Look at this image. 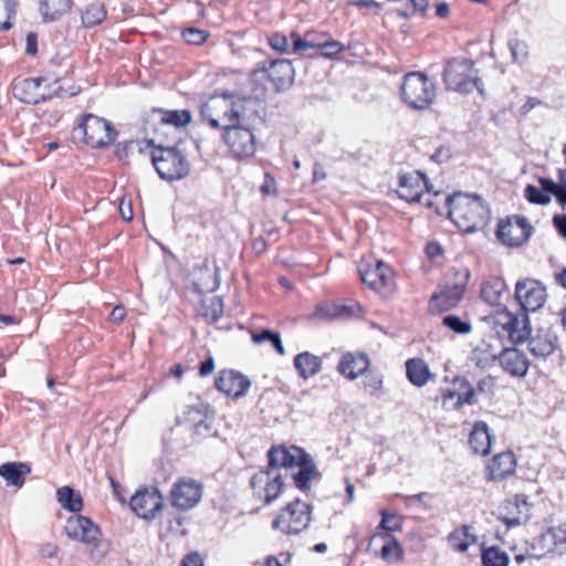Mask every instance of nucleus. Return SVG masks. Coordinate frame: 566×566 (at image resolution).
I'll return each instance as SVG.
<instances>
[{
  "label": "nucleus",
  "instance_id": "f257e3e1",
  "mask_svg": "<svg viewBox=\"0 0 566 566\" xmlns=\"http://www.w3.org/2000/svg\"><path fill=\"white\" fill-rule=\"evenodd\" d=\"M253 104L251 98H239L231 94L211 96L200 107V115L210 127L223 129L248 119V108Z\"/></svg>",
  "mask_w": 566,
  "mask_h": 566
},
{
  "label": "nucleus",
  "instance_id": "f03ea898",
  "mask_svg": "<svg viewBox=\"0 0 566 566\" xmlns=\"http://www.w3.org/2000/svg\"><path fill=\"white\" fill-rule=\"evenodd\" d=\"M448 214L463 232H473L483 228L489 220L490 210L478 195L455 193L446 199Z\"/></svg>",
  "mask_w": 566,
  "mask_h": 566
},
{
  "label": "nucleus",
  "instance_id": "7ed1b4c3",
  "mask_svg": "<svg viewBox=\"0 0 566 566\" xmlns=\"http://www.w3.org/2000/svg\"><path fill=\"white\" fill-rule=\"evenodd\" d=\"M443 82L446 88L460 94H469L474 88L483 94L481 78L474 70L472 60L463 57H454L447 62L443 73Z\"/></svg>",
  "mask_w": 566,
  "mask_h": 566
},
{
  "label": "nucleus",
  "instance_id": "20e7f679",
  "mask_svg": "<svg viewBox=\"0 0 566 566\" xmlns=\"http://www.w3.org/2000/svg\"><path fill=\"white\" fill-rule=\"evenodd\" d=\"M402 102L412 109L423 111L436 99L434 83L422 72H409L400 86Z\"/></svg>",
  "mask_w": 566,
  "mask_h": 566
},
{
  "label": "nucleus",
  "instance_id": "39448f33",
  "mask_svg": "<svg viewBox=\"0 0 566 566\" xmlns=\"http://www.w3.org/2000/svg\"><path fill=\"white\" fill-rule=\"evenodd\" d=\"M151 164L166 181L180 180L190 172V164L176 146H156L150 151Z\"/></svg>",
  "mask_w": 566,
  "mask_h": 566
},
{
  "label": "nucleus",
  "instance_id": "423d86ee",
  "mask_svg": "<svg viewBox=\"0 0 566 566\" xmlns=\"http://www.w3.org/2000/svg\"><path fill=\"white\" fill-rule=\"evenodd\" d=\"M312 520L311 506L300 499H295L283 507L273 520V530L286 535H297L305 531Z\"/></svg>",
  "mask_w": 566,
  "mask_h": 566
},
{
  "label": "nucleus",
  "instance_id": "0eeeda50",
  "mask_svg": "<svg viewBox=\"0 0 566 566\" xmlns=\"http://www.w3.org/2000/svg\"><path fill=\"white\" fill-rule=\"evenodd\" d=\"M76 129L83 134L85 144L92 148H104L117 136V132L108 120L90 113L83 116Z\"/></svg>",
  "mask_w": 566,
  "mask_h": 566
},
{
  "label": "nucleus",
  "instance_id": "6e6552de",
  "mask_svg": "<svg viewBox=\"0 0 566 566\" xmlns=\"http://www.w3.org/2000/svg\"><path fill=\"white\" fill-rule=\"evenodd\" d=\"M223 142L235 159H247L256 151V138L247 120L234 124L223 133Z\"/></svg>",
  "mask_w": 566,
  "mask_h": 566
},
{
  "label": "nucleus",
  "instance_id": "1a4fd4ad",
  "mask_svg": "<svg viewBox=\"0 0 566 566\" xmlns=\"http://www.w3.org/2000/svg\"><path fill=\"white\" fill-rule=\"evenodd\" d=\"M455 276H458L455 282H446L443 285H439L438 291L432 294L429 301V307L432 312L449 311L462 300L470 273L465 270L457 272Z\"/></svg>",
  "mask_w": 566,
  "mask_h": 566
},
{
  "label": "nucleus",
  "instance_id": "9d476101",
  "mask_svg": "<svg viewBox=\"0 0 566 566\" xmlns=\"http://www.w3.org/2000/svg\"><path fill=\"white\" fill-rule=\"evenodd\" d=\"M441 405L446 410H458L476 402V391L465 377L457 376L450 387L440 388Z\"/></svg>",
  "mask_w": 566,
  "mask_h": 566
},
{
  "label": "nucleus",
  "instance_id": "9b49d317",
  "mask_svg": "<svg viewBox=\"0 0 566 566\" xmlns=\"http://www.w3.org/2000/svg\"><path fill=\"white\" fill-rule=\"evenodd\" d=\"M44 77H29L18 80L12 85V94L19 101L25 104L36 105L50 99L52 96L64 97L65 93L61 87L53 90L52 93H45L41 90Z\"/></svg>",
  "mask_w": 566,
  "mask_h": 566
},
{
  "label": "nucleus",
  "instance_id": "f8f14e48",
  "mask_svg": "<svg viewBox=\"0 0 566 566\" xmlns=\"http://www.w3.org/2000/svg\"><path fill=\"white\" fill-rule=\"evenodd\" d=\"M547 298L545 286L537 280L525 279L515 285V300L521 311L535 312L544 306Z\"/></svg>",
  "mask_w": 566,
  "mask_h": 566
},
{
  "label": "nucleus",
  "instance_id": "ddd939ff",
  "mask_svg": "<svg viewBox=\"0 0 566 566\" xmlns=\"http://www.w3.org/2000/svg\"><path fill=\"white\" fill-rule=\"evenodd\" d=\"M250 484L254 496L263 500L265 504H270L274 501L281 493L283 486L281 474L271 468L254 473Z\"/></svg>",
  "mask_w": 566,
  "mask_h": 566
},
{
  "label": "nucleus",
  "instance_id": "4468645a",
  "mask_svg": "<svg viewBox=\"0 0 566 566\" xmlns=\"http://www.w3.org/2000/svg\"><path fill=\"white\" fill-rule=\"evenodd\" d=\"M531 231L532 226L526 218L514 216L499 223L496 237L505 245L518 247L528 239Z\"/></svg>",
  "mask_w": 566,
  "mask_h": 566
},
{
  "label": "nucleus",
  "instance_id": "2eb2a0df",
  "mask_svg": "<svg viewBox=\"0 0 566 566\" xmlns=\"http://www.w3.org/2000/svg\"><path fill=\"white\" fill-rule=\"evenodd\" d=\"M431 193L426 175L419 170L399 174L397 193L408 202H420L423 191Z\"/></svg>",
  "mask_w": 566,
  "mask_h": 566
},
{
  "label": "nucleus",
  "instance_id": "dca6fc26",
  "mask_svg": "<svg viewBox=\"0 0 566 566\" xmlns=\"http://www.w3.org/2000/svg\"><path fill=\"white\" fill-rule=\"evenodd\" d=\"M202 496V485L193 479H179L170 491L171 505L187 511L196 506Z\"/></svg>",
  "mask_w": 566,
  "mask_h": 566
},
{
  "label": "nucleus",
  "instance_id": "f3484780",
  "mask_svg": "<svg viewBox=\"0 0 566 566\" xmlns=\"http://www.w3.org/2000/svg\"><path fill=\"white\" fill-rule=\"evenodd\" d=\"M496 325L501 326L513 343H522L531 334L527 312L513 314L507 310L500 312L496 316Z\"/></svg>",
  "mask_w": 566,
  "mask_h": 566
},
{
  "label": "nucleus",
  "instance_id": "a211bd4d",
  "mask_svg": "<svg viewBox=\"0 0 566 566\" xmlns=\"http://www.w3.org/2000/svg\"><path fill=\"white\" fill-rule=\"evenodd\" d=\"M358 271L361 281L382 295H386L394 284L391 271L382 261L378 260L374 265L360 264Z\"/></svg>",
  "mask_w": 566,
  "mask_h": 566
},
{
  "label": "nucleus",
  "instance_id": "6ab92c4d",
  "mask_svg": "<svg viewBox=\"0 0 566 566\" xmlns=\"http://www.w3.org/2000/svg\"><path fill=\"white\" fill-rule=\"evenodd\" d=\"M312 36L311 32L305 34V39H302L300 34L292 32L291 38L293 40L292 52L300 53L307 49H316L317 54L324 57H334L344 51L345 45L336 40H333L328 34H322L323 38H326L322 42H315L310 39Z\"/></svg>",
  "mask_w": 566,
  "mask_h": 566
},
{
  "label": "nucleus",
  "instance_id": "aec40b11",
  "mask_svg": "<svg viewBox=\"0 0 566 566\" xmlns=\"http://www.w3.org/2000/svg\"><path fill=\"white\" fill-rule=\"evenodd\" d=\"M129 505L137 516L153 520L163 509V496L156 489L138 491L132 496Z\"/></svg>",
  "mask_w": 566,
  "mask_h": 566
},
{
  "label": "nucleus",
  "instance_id": "412c9836",
  "mask_svg": "<svg viewBox=\"0 0 566 566\" xmlns=\"http://www.w3.org/2000/svg\"><path fill=\"white\" fill-rule=\"evenodd\" d=\"M261 70L266 73V77L277 92L290 88L294 83L295 71L289 60L280 59L269 63L264 62Z\"/></svg>",
  "mask_w": 566,
  "mask_h": 566
},
{
  "label": "nucleus",
  "instance_id": "4be33fe9",
  "mask_svg": "<svg viewBox=\"0 0 566 566\" xmlns=\"http://www.w3.org/2000/svg\"><path fill=\"white\" fill-rule=\"evenodd\" d=\"M66 535L75 541L91 544L97 541L99 528L88 517L83 515L72 516L65 524Z\"/></svg>",
  "mask_w": 566,
  "mask_h": 566
},
{
  "label": "nucleus",
  "instance_id": "5701e85b",
  "mask_svg": "<svg viewBox=\"0 0 566 566\" xmlns=\"http://www.w3.org/2000/svg\"><path fill=\"white\" fill-rule=\"evenodd\" d=\"M218 390L234 398L242 397L251 386L250 380L239 371L222 370L214 380Z\"/></svg>",
  "mask_w": 566,
  "mask_h": 566
},
{
  "label": "nucleus",
  "instance_id": "b1692460",
  "mask_svg": "<svg viewBox=\"0 0 566 566\" xmlns=\"http://www.w3.org/2000/svg\"><path fill=\"white\" fill-rule=\"evenodd\" d=\"M502 369L513 377H524L527 374L530 361L525 354L517 348H505L499 355Z\"/></svg>",
  "mask_w": 566,
  "mask_h": 566
},
{
  "label": "nucleus",
  "instance_id": "393cba45",
  "mask_svg": "<svg viewBox=\"0 0 566 566\" xmlns=\"http://www.w3.org/2000/svg\"><path fill=\"white\" fill-rule=\"evenodd\" d=\"M301 453L306 452L297 447L290 449L284 446L272 447L268 452L269 467L275 471L280 468H293L301 460Z\"/></svg>",
  "mask_w": 566,
  "mask_h": 566
},
{
  "label": "nucleus",
  "instance_id": "a878e982",
  "mask_svg": "<svg viewBox=\"0 0 566 566\" xmlns=\"http://www.w3.org/2000/svg\"><path fill=\"white\" fill-rule=\"evenodd\" d=\"M369 365L370 361L366 354L346 353L342 356L337 369L344 377L354 380L359 375L364 374Z\"/></svg>",
  "mask_w": 566,
  "mask_h": 566
},
{
  "label": "nucleus",
  "instance_id": "bb28decb",
  "mask_svg": "<svg viewBox=\"0 0 566 566\" xmlns=\"http://www.w3.org/2000/svg\"><path fill=\"white\" fill-rule=\"evenodd\" d=\"M526 339L530 353L537 358L545 359L556 348L557 338L549 332L539 331L536 335L530 334Z\"/></svg>",
  "mask_w": 566,
  "mask_h": 566
},
{
  "label": "nucleus",
  "instance_id": "cd10ccee",
  "mask_svg": "<svg viewBox=\"0 0 566 566\" xmlns=\"http://www.w3.org/2000/svg\"><path fill=\"white\" fill-rule=\"evenodd\" d=\"M516 460L512 452H501L488 465L491 480L500 481L515 472Z\"/></svg>",
  "mask_w": 566,
  "mask_h": 566
},
{
  "label": "nucleus",
  "instance_id": "c85d7f7f",
  "mask_svg": "<svg viewBox=\"0 0 566 566\" xmlns=\"http://www.w3.org/2000/svg\"><path fill=\"white\" fill-rule=\"evenodd\" d=\"M447 542L452 551L465 553L478 542V536L472 526L462 524L448 534Z\"/></svg>",
  "mask_w": 566,
  "mask_h": 566
},
{
  "label": "nucleus",
  "instance_id": "c756f323",
  "mask_svg": "<svg viewBox=\"0 0 566 566\" xmlns=\"http://www.w3.org/2000/svg\"><path fill=\"white\" fill-rule=\"evenodd\" d=\"M378 541L382 543L378 554L387 563H396L403 558V548L392 534L376 533L371 537V542Z\"/></svg>",
  "mask_w": 566,
  "mask_h": 566
},
{
  "label": "nucleus",
  "instance_id": "7c9ffc66",
  "mask_svg": "<svg viewBox=\"0 0 566 566\" xmlns=\"http://www.w3.org/2000/svg\"><path fill=\"white\" fill-rule=\"evenodd\" d=\"M30 472V465L24 462H7L0 465V476L9 486L22 488Z\"/></svg>",
  "mask_w": 566,
  "mask_h": 566
},
{
  "label": "nucleus",
  "instance_id": "2f4dec72",
  "mask_svg": "<svg viewBox=\"0 0 566 566\" xmlns=\"http://www.w3.org/2000/svg\"><path fill=\"white\" fill-rule=\"evenodd\" d=\"M298 471L293 474L295 485L302 490H310V482L318 474L316 465L308 453H301V460L296 463Z\"/></svg>",
  "mask_w": 566,
  "mask_h": 566
},
{
  "label": "nucleus",
  "instance_id": "473e14b6",
  "mask_svg": "<svg viewBox=\"0 0 566 566\" xmlns=\"http://www.w3.org/2000/svg\"><path fill=\"white\" fill-rule=\"evenodd\" d=\"M469 444L475 454H489L491 450V436L485 422L478 421L474 423L470 433Z\"/></svg>",
  "mask_w": 566,
  "mask_h": 566
},
{
  "label": "nucleus",
  "instance_id": "72a5a7b5",
  "mask_svg": "<svg viewBox=\"0 0 566 566\" xmlns=\"http://www.w3.org/2000/svg\"><path fill=\"white\" fill-rule=\"evenodd\" d=\"M322 364L321 357L308 352L300 353L294 358V367L303 379H308L318 374Z\"/></svg>",
  "mask_w": 566,
  "mask_h": 566
},
{
  "label": "nucleus",
  "instance_id": "f704fd0d",
  "mask_svg": "<svg viewBox=\"0 0 566 566\" xmlns=\"http://www.w3.org/2000/svg\"><path fill=\"white\" fill-rule=\"evenodd\" d=\"M72 6V0H41L40 12L44 22H53L70 12Z\"/></svg>",
  "mask_w": 566,
  "mask_h": 566
},
{
  "label": "nucleus",
  "instance_id": "c9c22d12",
  "mask_svg": "<svg viewBox=\"0 0 566 566\" xmlns=\"http://www.w3.org/2000/svg\"><path fill=\"white\" fill-rule=\"evenodd\" d=\"M406 373L409 381L422 387L432 377L427 363L421 358H412L406 363Z\"/></svg>",
  "mask_w": 566,
  "mask_h": 566
},
{
  "label": "nucleus",
  "instance_id": "e433bc0d",
  "mask_svg": "<svg viewBox=\"0 0 566 566\" xmlns=\"http://www.w3.org/2000/svg\"><path fill=\"white\" fill-rule=\"evenodd\" d=\"M506 290L507 285L503 279L492 277L481 285V297L485 303L495 306L501 303V297Z\"/></svg>",
  "mask_w": 566,
  "mask_h": 566
},
{
  "label": "nucleus",
  "instance_id": "4c0bfd02",
  "mask_svg": "<svg viewBox=\"0 0 566 566\" xmlns=\"http://www.w3.org/2000/svg\"><path fill=\"white\" fill-rule=\"evenodd\" d=\"M56 500L64 509L73 513H77L83 509V499L80 492L71 486H62L56 491Z\"/></svg>",
  "mask_w": 566,
  "mask_h": 566
},
{
  "label": "nucleus",
  "instance_id": "58836bf2",
  "mask_svg": "<svg viewBox=\"0 0 566 566\" xmlns=\"http://www.w3.org/2000/svg\"><path fill=\"white\" fill-rule=\"evenodd\" d=\"M199 313L208 321L216 322L223 313V302L219 296H209L202 300Z\"/></svg>",
  "mask_w": 566,
  "mask_h": 566
},
{
  "label": "nucleus",
  "instance_id": "ea45409f",
  "mask_svg": "<svg viewBox=\"0 0 566 566\" xmlns=\"http://www.w3.org/2000/svg\"><path fill=\"white\" fill-rule=\"evenodd\" d=\"M544 538L547 544L552 545V549L558 554L566 552V525L551 527Z\"/></svg>",
  "mask_w": 566,
  "mask_h": 566
},
{
  "label": "nucleus",
  "instance_id": "a19ab883",
  "mask_svg": "<svg viewBox=\"0 0 566 566\" xmlns=\"http://www.w3.org/2000/svg\"><path fill=\"white\" fill-rule=\"evenodd\" d=\"M481 562L483 566H509V555L496 546H490L482 551Z\"/></svg>",
  "mask_w": 566,
  "mask_h": 566
},
{
  "label": "nucleus",
  "instance_id": "79ce46f5",
  "mask_svg": "<svg viewBox=\"0 0 566 566\" xmlns=\"http://www.w3.org/2000/svg\"><path fill=\"white\" fill-rule=\"evenodd\" d=\"M513 505L517 510V513H510L503 518L504 523L507 526H516L526 523L530 518V506L527 502L524 499L516 496Z\"/></svg>",
  "mask_w": 566,
  "mask_h": 566
},
{
  "label": "nucleus",
  "instance_id": "37998d69",
  "mask_svg": "<svg viewBox=\"0 0 566 566\" xmlns=\"http://www.w3.org/2000/svg\"><path fill=\"white\" fill-rule=\"evenodd\" d=\"M106 18V11L101 3H92L82 13V22L86 28L99 24Z\"/></svg>",
  "mask_w": 566,
  "mask_h": 566
},
{
  "label": "nucleus",
  "instance_id": "c03bdc74",
  "mask_svg": "<svg viewBox=\"0 0 566 566\" xmlns=\"http://www.w3.org/2000/svg\"><path fill=\"white\" fill-rule=\"evenodd\" d=\"M252 340L255 344H261V343H264V342H269V343H271L273 345V347L275 348V350L280 355H284L285 354L283 344H282V340H281V336H280L279 333L272 332L270 329H263L260 333L252 334Z\"/></svg>",
  "mask_w": 566,
  "mask_h": 566
},
{
  "label": "nucleus",
  "instance_id": "a18cd8bd",
  "mask_svg": "<svg viewBox=\"0 0 566 566\" xmlns=\"http://www.w3.org/2000/svg\"><path fill=\"white\" fill-rule=\"evenodd\" d=\"M379 528L382 530L381 533L398 532L402 528V517L395 513H389L387 511H381V521L379 524Z\"/></svg>",
  "mask_w": 566,
  "mask_h": 566
},
{
  "label": "nucleus",
  "instance_id": "49530a36",
  "mask_svg": "<svg viewBox=\"0 0 566 566\" xmlns=\"http://www.w3.org/2000/svg\"><path fill=\"white\" fill-rule=\"evenodd\" d=\"M191 120V113L188 109H175L166 112L163 123L170 124L175 127H182Z\"/></svg>",
  "mask_w": 566,
  "mask_h": 566
},
{
  "label": "nucleus",
  "instance_id": "de8ad7c7",
  "mask_svg": "<svg viewBox=\"0 0 566 566\" xmlns=\"http://www.w3.org/2000/svg\"><path fill=\"white\" fill-rule=\"evenodd\" d=\"M17 3L14 0H0V29L11 28V19L15 15Z\"/></svg>",
  "mask_w": 566,
  "mask_h": 566
},
{
  "label": "nucleus",
  "instance_id": "09e8293b",
  "mask_svg": "<svg viewBox=\"0 0 566 566\" xmlns=\"http://www.w3.org/2000/svg\"><path fill=\"white\" fill-rule=\"evenodd\" d=\"M524 196L531 203L547 205L551 202V197L547 193H544L542 188H537L533 185L526 186Z\"/></svg>",
  "mask_w": 566,
  "mask_h": 566
},
{
  "label": "nucleus",
  "instance_id": "8fccbe9b",
  "mask_svg": "<svg viewBox=\"0 0 566 566\" xmlns=\"http://www.w3.org/2000/svg\"><path fill=\"white\" fill-rule=\"evenodd\" d=\"M443 324L459 334H468L471 332V325L468 322L462 321L459 316L447 315L443 317Z\"/></svg>",
  "mask_w": 566,
  "mask_h": 566
},
{
  "label": "nucleus",
  "instance_id": "3c124183",
  "mask_svg": "<svg viewBox=\"0 0 566 566\" xmlns=\"http://www.w3.org/2000/svg\"><path fill=\"white\" fill-rule=\"evenodd\" d=\"M512 57L517 63H523L528 55L527 44L518 39L509 42Z\"/></svg>",
  "mask_w": 566,
  "mask_h": 566
},
{
  "label": "nucleus",
  "instance_id": "603ef678",
  "mask_svg": "<svg viewBox=\"0 0 566 566\" xmlns=\"http://www.w3.org/2000/svg\"><path fill=\"white\" fill-rule=\"evenodd\" d=\"M382 384L380 376L371 375L364 380V388L370 396L379 398L382 394Z\"/></svg>",
  "mask_w": 566,
  "mask_h": 566
},
{
  "label": "nucleus",
  "instance_id": "864d4df0",
  "mask_svg": "<svg viewBox=\"0 0 566 566\" xmlns=\"http://www.w3.org/2000/svg\"><path fill=\"white\" fill-rule=\"evenodd\" d=\"M149 147H153V140H148V142H138V140H129V142H125L124 145H123V149L118 148V156L120 159H123V154L122 151H125V156L128 155V153H134V151H137V153H143L145 150V148H149Z\"/></svg>",
  "mask_w": 566,
  "mask_h": 566
},
{
  "label": "nucleus",
  "instance_id": "5fc2aeb1",
  "mask_svg": "<svg viewBox=\"0 0 566 566\" xmlns=\"http://www.w3.org/2000/svg\"><path fill=\"white\" fill-rule=\"evenodd\" d=\"M269 44L273 50H275L280 53H289L290 52V44H289L287 36L282 33L272 34L269 39ZM291 53H293L292 50H291Z\"/></svg>",
  "mask_w": 566,
  "mask_h": 566
},
{
  "label": "nucleus",
  "instance_id": "6e6d98bb",
  "mask_svg": "<svg viewBox=\"0 0 566 566\" xmlns=\"http://www.w3.org/2000/svg\"><path fill=\"white\" fill-rule=\"evenodd\" d=\"M182 36L187 43L198 45L206 41L208 34H207V32H205L202 30H199L196 28H189L182 32Z\"/></svg>",
  "mask_w": 566,
  "mask_h": 566
},
{
  "label": "nucleus",
  "instance_id": "4d7b16f0",
  "mask_svg": "<svg viewBox=\"0 0 566 566\" xmlns=\"http://www.w3.org/2000/svg\"><path fill=\"white\" fill-rule=\"evenodd\" d=\"M411 4L412 11L411 14L419 13L423 15L427 11V8L429 6L428 0H408ZM398 14L402 18H407L410 15L408 11L398 10Z\"/></svg>",
  "mask_w": 566,
  "mask_h": 566
},
{
  "label": "nucleus",
  "instance_id": "13d9d810",
  "mask_svg": "<svg viewBox=\"0 0 566 566\" xmlns=\"http://www.w3.org/2000/svg\"><path fill=\"white\" fill-rule=\"evenodd\" d=\"M538 182H539L541 188L544 191V193H547L549 197H551V195H555L557 189L562 186V184L558 185V184L554 182L552 179H548L545 177H541L538 179Z\"/></svg>",
  "mask_w": 566,
  "mask_h": 566
},
{
  "label": "nucleus",
  "instance_id": "bf43d9fd",
  "mask_svg": "<svg viewBox=\"0 0 566 566\" xmlns=\"http://www.w3.org/2000/svg\"><path fill=\"white\" fill-rule=\"evenodd\" d=\"M451 157V151L446 146H440L437 148L434 154L431 156V159L438 164L447 161Z\"/></svg>",
  "mask_w": 566,
  "mask_h": 566
},
{
  "label": "nucleus",
  "instance_id": "052dcab7",
  "mask_svg": "<svg viewBox=\"0 0 566 566\" xmlns=\"http://www.w3.org/2000/svg\"><path fill=\"white\" fill-rule=\"evenodd\" d=\"M38 51V36L35 33L30 32L27 34L25 39V52L28 54H35Z\"/></svg>",
  "mask_w": 566,
  "mask_h": 566
},
{
  "label": "nucleus",
  "instance_id": "680f3d73",
  "mask_svg": "<svg viewBox=\"0 0 566 566\" xmlns=\"http://www.w3.org/2000/svg\"><path fill=\"white\" fill-rule=\"evenodd\" d=\"M180 566H205L201 556L198 553L187 555Z\"/></svg>",
  "mask_w": 566,
  "mask_h": 566
},
{
  "label": "nucleus",
  "instance_id": "e2e57ef3",
  "mask_svg": "<svg viewBox=\"0 0 566 566\" xmlns=\"http://www.w3.org/2000/svg\"><path fill=\"white\" fill-rule=\"evenodd\" d=\"M553 223L559 235L566 239V214H557L553 218Z\"/></svg>",
  "mask_w": 566,
  "mask_h": 566
},
{
  "label": "nucleus",
  "instance_id": "0e129e2a",
  "mask_svg": "<svg viewBox=\"0 0 566 566\" xmlns=\"http://www.w3.org/2000/svg\"><path fill=\"white\" fill-rule=\"evenodd\" d=\"M214 369V359L213 357H209L205 361L201 363L199 368V375L206 377L210 375Z\"/></svg>",
  "mask_w": 566,
  "mask_h": 566
},
{
  "label": "nucleus",
  "instance_id": "69168bd1",
  "mask_svg": "<svg viewBox=\"0 0 566 566\" xmlns=\"http://www.w3.org/2000/svg\"><path fill=\"white\" fill-rule=\"evenodd\" d=\"M119 213H120L123 220H125V221L132 220L134 214H133L130 202H125V200L122 199V201L119 203Z\"/></svg>",
  "mask_w": 566,
  "mask_h": 566
},
{
  "label": "nucleus",
  "instance_id": "338daca9",
  "mask_svg": "<svg viewBox=\"0 0 566 566\" xmlns=\"http://www.w3.org/2000/svg\"><path fill=\"white\" fill-rule=\"evenodd\" d=\"M125 316V308L122 306H115L111 313V321L115 323H120L124 321Z\"/></svg>",
  "mask_w": 566,
  "mask_h": 566
},
{
  "label": "nucleus",
  "instance_id": "774afa93",
  "mask_svg": "<svg viewBox=\"0 0 566 566\" xmlns=\"http://www.w3.org/2000/svg\"><path fill=\"white\" fill-rule=\"evenodd\" d=\"M557 199V201L565 207L566 206V185L562 182V186L557 189V191L554 195Z\"/></svg>",
  "mask_w": 566,
  "mask_h": 566
}]
</instances>
